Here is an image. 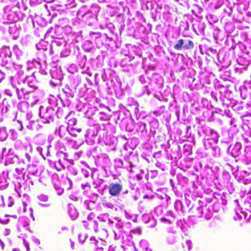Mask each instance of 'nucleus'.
<instances>
[{"label":"nucleus","mask_w":251,"mask_h":251,"mask_svg":"<svg viewBox=\"0 0 251 251\" xmlns=\"http://www.w3.org/2000/svg\"><path fill=\"white\" fill-rule=\"evenodd\" d=\"M56 115H57V116L59 118V116H61V111L60 109H58L57 111H56Z\"/></svg>","instance_id":"17"},{"label":"nucleus","mask_w":251,"mask_h":251,"mask_svg":"<svg viewBox=\"0 0 251 251\" xmlns=\"http://www.w3.org/2000/svg\"><path fill=\"white\" fill-rule=\"evenodd\" d=\"M160 220L162 222L168 224L169 225H171L172 224V221L171 220L168 219L165 217L161 218Z\"/></svg>","instance_id":"10"},{"label":"nucleus","mask_w":251,"mask_h":251,"mask_svg":"<svg viewBox=\"0 0 251 251\" xmlns=\"http://www.w3.org/2000/svg\"><path fill=\"white\" fill-rule=\"evenodd\" d=\"M32 90H28L25 88H22L21 89L19 88L16 89V93L19 100L23 98V96H25V95H28L32 92Z\"/></svg>","instance_id":"5"},{"label":"nucleus","mask_w":251,"mask_h":251,"mask_svg":"<svg viewBox=\"0 0 251 251\" xmlns=\"http://www.w3.org/2000/svg\"><path fill=\"white\" fill-rule=\"evenodd\" d=\"M53 109L50 108H45L43 106H40L39 109L40 117L44 119L43 122L45 123H50V121H52Z\"/></svg>","instance_id":"1"},{"label":"nucleus","mask_w":251,"mask_h":251,"mask_svg":"<svg viewBox=\"0 0 251 251\" xmlns=\"http://www.w3.org/2000/svg\"><path fill=\"white\" fill-rule=\"evenodd\" d=\"M122 190V185L118 183H112L108 188L109 193L112 196H118Z\"/></svg>","instance_id":"4"},{"label":"nucleus","mask_w":251,"mask_h":251,"mask_svg":"<svg viewBox=\"0 0 251 251\" xmlns=\"http://www.w3.org/2000/svg\"><path fill=\"white\" fill-rule=\"evenodd\" d=\"M32 168H35V166L34 165H28L27 167V169L29 173H30L32 175H34L36 174V171H32V170H31Z\"/></svg>","instance_id":"9"},{"label":"nucleus","mask_w":251,"mask_h":251,"mask_svg":"<svg viewBox=\"0 0 251 251\" xmlns=\"http://www.w3.org/2000/svg\"><path fill=\"white\" fill-rule=\"evenodd\" d=\"M172 74V72H171L170 73V75H171Z\"/></svg>","instance_id":"37"},{"label":"nucleus","mask_w":251,"mask_h":251,"mask_svg":"<svg viewBox=\"0 0 251 251\" xmlns=\"http://www.w3.org/2000/svg\"><path fill=\"white\" fill-rule=\"evenodd\" d=\"M25 157L26 158L27 160L29 162L31 160V156L28 153H25Z\"/></svg>","instance_id":"13"},{"label":"nucleus","mask_w":251,"mask_h":251,"mask_svg":"<svg viewBox=\"0 0 251 251\" xmlns=\"http://www.w3.org/2000/svg\"><path fill=\"white\" fill-rule=\"evenodd\" d=\"M11 150H12V149H10L9 150V152H10Z\"/></svg>","instance_id":"34"},{"label":"nucleus","mask_w":251,"mask_h":251,"mask_svg":"<svg viewBox=\"0 0 251 251\" xmlns=\"http://www.w3.org/2000/svg\"><path fill=\"white\" fill-rule=\"evenodd\" d=\"M33 88V89H37V87L34 86Z\"/></svg>","instance_id":"32"},{"label":"nucleus","mask_w":251,"mask_h":251,"mask_svg":"<svg viewBox=\"0 0 251 251\" xmlns=\"http://www.w3.org/2000/svg\"><path fill=\"white\" fill-rule=\"evenodd\" d=\"M6 149L5 148H4L2 149V156H3L4 155H8V153H6Z\"/></svg>","instance_id":"14"},{"label":"nucleus","mask_w":251,"mask_h":251,"mask_svg":"<svg viewBox=\"0 0 251 251\" xmlns=\"http://www.w3.org/2000/svg\"><path fill=\"white\" fill-rule=\"evenodd\" d=\"M12 52L9 47L3 46L1 50L0 57L1 59V65L5 66L11 62Z\"/></svg>","instance_id":"2"},{"label":"nucleus","mask_w":251,"mask_h":251,"mask_svg":"<svg viewBox=\"0 0 251 251\" xmlns=\"http://www.w3.org/2000/svg\"><path fill=\"white\" fill-rule=\"evenodd\" d=\"M13 203H14V202L11 201V202H10V203L8 205V206L9 207H11V206H12L13 205Z\"/></svg>","instance_id":"24"},{"label":"nucleus","mask_w":251,"mask_h":251,"mask_svg":"<svg viewBox=\"0 0 251 251\" xmlns=\"http://www.w3.org/2000/svg\"><path fill=\"white\" fill-rule=\"evenodd\" d=\"M74 245V243L72 242V247Z\"/></svg>","instance_id":"35"},{"label":"nucleus","mask_w":251,"mask_h":251,"mask_svg":"<svg viewBox=\"0 0 251 251\" xmlns=\"http://www.w3.org/2000/svg\"><path fill=\"white\" fill-rule=\"evenodd\" d=\"M67 229H68V228L66 227H65V226H63L61 228V230H62V231L67 230Z\"/></svg>","instance_id":"23"},{"label":"nucleus","mask_w":251,"mask_h":251,"mask_svg":"<svg viewBox=\"0 0 251 251\" xmlns=\"http://www.w3.org/2000/svg\"><path fill=\"white\" fill-rule=\"evenodd\" d=\"M98 34H99L98 33L94 32H90L89 33V35L90 36H91L92 37L95 38H97V37H94V36L95 35H98Z\"/></svg>","instance_id":"15"},{"label":"nucleus","mask_w":251,"mask_h":251,"mask_svg":"<svg viewBox=\"0 0 251 251\" xmlns=\"http://www.w3.org/2000/svg\"><path fill=\"white\" fill-rule=\"evenodd\" d=\"M133 166V164H132V163L130 162V167L131 168H132Z\"/></svg>","instance_id":"28"},{"label":"nucleus","mask_w":251,"mask_h":251,"mask_svg":"<svg viewBox=\"0 0 251 251\" xmlns=\"http://www.w3.org/2000/svg\"><path fill=\"white\" fill-rule=\"evenodd\" d=\"M63 192V189L58 188L57 194L58 195H61Z\"/></svg>","instance_id":"16"},{"label":"nucleus","mask_w":251,"mask_h":251,"mask_svg":"<svg viewBox=\"0 0 251 251\" xmlns=\"http://www.w3.org/2000/svg\"><path fill=\"white\" fill-rule=\"evenodd\" d=\"M7 133L5 127H0V140L2 141H5L7 138Z\"/></svg>","instance_id":"6"},{"label":"nucleus","mask_w":251,"mask_h":251,"mask_svg":"<svg viewBox=\"0 0 251 251\" xmlns=\"http://www.w3.org/2000/svg\"><path fill=\"white\" fill-rule=\"evenodd\" d=\"M54 188L56 189V190H58V187H57L56 186H54Z\"/></svg>","instance_id":"31"},{"label":"nucleus","mask_w":251,"mask_h":251,"mask_svg":"<svg viewBox=\"0 0 251 251\" xmlns=\"http://www.w3.org/2000/svg\"><path fill=\"white\" fill-rule=\"evenodd\" d=\"M193 42L191 40H188L186 41L185 44L184 45L183 49L184 50H191L194 48Z\"/></svg>","instance_id":"7"},{"label":"nucleus","mask_w":251,"mask_h":251,"mask_svg":"<svg viewBox=\"0 0 251 251\" xmlns=\"http://www.w3.org/2000/svg\"><path fill=\"white\" fill-rule=\"evenodd\" d=\"M184 41L182 39H179L174 48L176 50H180L183 47Z\"/></svg>","instance_id":"8"},{"label":"nucleus","mask_w":251,"mask_h":251,"mask_svg":"<svg viewBox=\"0 0 251 251\" xmlns=\"http://www.w3.org/2000/svg\"><path fill=\"white\" fill-rule=\"evenodd\" d=\"M88 176H89V173L88 172H87L86 174H84V176L85 177H88Z\"/></svg>","instance_id":"25"},{"label":"nucleus","mask_w":251,"mask_h":251,"mask_svg":"<svg viewBox=\"0 0 251 251\" xmlns=\"http://www.w3.org/2000/svg\"><path fill=\"white\" fill-rule=\"evenodd\" d=\"M147 93L148 95H149L150 94V92L148 90H147Z\"/></svg>","instance_id":"29"},{"label":"nucleus","mask_w":251,"mask_h":251,"mask_svg":"<svg viewBox=\"0 0 251 251\" xmlns=\"http://www.w3.org/2000/svg\"><path fill=\"white\" fill-rule=\"evenodd\" d=\"M0 245L2 250H3L4 248V244L0 239Z\"/></svg>","instance_id":"18"},{"label":"nucleus","mask_w":251,"mask_h":251,"mask_svg":"<svg viewBox=\"0 0 251 251\" xmlns=\"http://www.w3.org/2000/svg\"><path fill=\"white\" fill-rule=\"evenodd\" d=\"M77 214L76 215H75L74 219H75L77 217Z\"/></svg>","instance_id":"33"},{"label":"nucleus","mask_w":251,"mask_h":251,"mask_svg":"<svg viewBox=\"0 0 251 251\" xmlns=\"http://www.w3.org/2000/svg\"><path fill=\"white\" fill-rule=\"evenodd\" d=\"M25 245L27 251H29L30 250L29 245L27 243H25Z\"/></svg>","instance_id":"20"},{"label":"nucleus","mask_w":251,"mask_h":251,"mask_svg":"<svg viewBox=\"0 0 251 251\" xmlns=\"http://www.w3.org/2000/svg\"><path fill=\"white\" fill-rule=\"evenodd\" d=\"M24 168H22L21 169H18V168H16V172H17L18 173H19V172H21L22 170H23Z\"/></svg>","instance_id":"21"},{"label":"nucleus","mask_w":251,"mask_h":251,"mask_svg":"<svg viewBox=\"0 0 251 251\" xmlns=\"http://www.w3.org/2000/svg\"><path fill=\"white\" fill-rule=\"evenodd\" d=\"M25 79H24L23 80V82H24V83L25 82Z\"/></svg>","instance_id":"36"},{"label":"nucleus","mask_w":251,"mask_h":251,"mask_svg":"<svg viewBox=\"0 0 251 251\" xmlns=\"http://www.w3.org/2000/svg\"><path fill=\"white\" fill-rule=\"evenodd\" d=\"M5 77V74L0 70V83H1L2 80Z\"/></svg>","instance_id":"11"},{"label":"nucleus","mask_w":251,"mask_h":251,"mask_svg":"<svg viewBox=\"0 0 251 251\" xmlns=\"http://www.w3.org/2000/svg\"><path fill=\"white\" fill-rule=\"evenodd\" d=\"M141 126H143L144 128H145L146 126V125L144 123H140Z\"/></svg>","instance_id":"22"},{"label":"nucleus","mask_w":251,"mask_h":251,"mask_svg":"<svg viewBox=\"0 0 251 251\" xmlns=\"http://www.w3.org/2000/svg\"><path fill=\"white\" fill-rule=\"evenodd\" d=\"M27 117L28 118H30V117H31V115H30L29 114H27Z\"/></svg>","instance_id":"27"},{"label":"nucleus","mask_w":251,"mask_h":251,"mask_svg":"<svg viewBox=\"0 0 251 251\" xmlns=\"http://www.w3.org/2000/svg\"><path fill=\"white\" fill-rule=\"evenodd\" d=\"M106 206L107 207L111 208H112L113 207V204L111 203H110L106 204Z\"/></svg>","instance_id":"19"},{"label":"nucleus","mask_w":251,"mask_h":251,"mask_svg":"<svg viewBox=\"0 0 251 251\" xmlns=\"http://www.w3.org/2000/svg\"><path fill=\"white\" fill-rule=\"evenodd\" d=\"M39 205L44 208H49L51 206V202L49 197L44 194H40L37 196Z\"/></svg>","instance_id":"3"},{"label":"nucleus","mask_w":251,"mask_h":251,"mask_svg":"<svg viewBox=\"0 0 251 251\" xmlns=\"http://www.w3.org/2000/svg\"><path fill=\"white\" fill-rule=\"evenodd\" d=\"M170 183L171 185L173 187V180L172 179H170Z\"/></svg>","instance_id":"26"},{"label":"nucleus","mask_w":251,"mask_h":251,"mask_svg":"<svg viewBox=\"0 0 251 251\" xmlns=\"http://www.w3.org/2000/svg\"><path fill=\"white\" fill-rule=\"evenodd\" d=\"M70 124H72L73 125H75L76 123V120L75 118L71 119L69 120Z\"/></svg>","instance_id":"12"},{"label":"nucleus","mask_w":251,"mask_h":251,"mask_svg":"<svg viewBox=\"0 0 251 251\" xmlns=\"http://www.w3.org/2000/svg\"><path fill=\"white\" fill-rule=\"evenodd\" d=\"M12 251H18L16 249H13Z\"/></svg>","instance_id":"30"}]
</instances>
